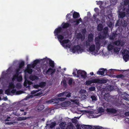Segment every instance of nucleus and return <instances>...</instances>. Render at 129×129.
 <instances>
[{"instance_id": "2f4dec72", "label": "nucleus", "mask_w": 129, "mask_h": 129, "mask_svg": "<svg viewBox=\"0 0 129 129\" xmlns=\"http://www.w3.org/2000/svg\"><path fill=\"white\" fill-rule=\"evenodd\" d=\"M116 37V34L114 33H112L109 37V39L111 40H113Z\"/></svg>"}, {"instance_id": "5fc2aeb1", "label": "nucleus", "mask_w": 129, "mask_h": 129, "mask_svg": "<svg viewBox=\"0 0 129 129\" xmlns=\"http://www.w3.org/2000/svg\"><path fill=\"white\" fill-rule=\"evenodd\" d=\"M21 84L20 83H18L16 84V87L18 88H21Z\"/></svg>"}, {"instance_id": "1a4fd4ad", "label": "nucleus", "mask_w": 129, "mask_h": 129, "mask_svg": "<svg viewBox=\"0 0 129 129\" xmlns=\"http://www.w3.org/2000/svg\"><path fill=\"white\" fill-rule=\"evenodd\" d=\"M100 70H102V71H99L97 72L96 73L97 74L101 75H103L105 72L106 73H107V70L106 69L102 68L100 69Z\"/></svg>"}, {"instance_id": "473e14b6", "label": "nucleus", "mask_w": 129, "mask_h": 129, "mask_svg": "<svg viewBox=\"0 0 129 129\" xmlns=\"http://www.w3.org/2000/svg\"><path fill=\"white\" fill-rule=\"evenodd\" d=\"M123 99L126 101H129V95L126 93L124 94V96H123Z\"/></svg>"}, {"instance_id": "b1692460", "label": "nucleus", "mask_w": 129, "mask_h": 129, "mask_svg": "<svg viewBox=\"0 0 129 129\" xmlns=\"http://www.w3.org/2000/svg\"><path fill=\"white\" fill-rule=\"evenodd\" d=\"M62 27L63 28H66L69 27L70 24L68 23H63L62 24Z\"/></svg>"}, {"instance_id": "aec40b11", "label": "nucleus", "mask_w": 129, "mask_h": 129, "mask_svg": "<svg viewBox=\"0 0 129 129\" xmlns=\"http://www.w3.org/2000/svg\"><path fill=\"white\" fill-rule=\"evenodd\" d=\"M40 61L38 59H37L35 60L34 61V63L32 64V67L33 68H34L37 63L40 62Z\"/></svg>"}, {"instance_id": "49530a36", "label": "nucleus", "mask_w": 129, "mask_h": 129, "mask_svg": "<svg viewBox=\"0 0 129 129\" xmlns=\"http://www.w3.org/2000/svg\"><path fill=\"white\" fill-rule=\"evenodd\" d=\"M75 117L73 118L72 119V122L76 124L77 122V120L76 119V117H75Z\"/></svg>"}, {"instance_id": "f3484780", "label": "nucleus", "mask_w": 129, "mask_h": 129, "mask_svg": "<svg viewBox=\"0 0 129 129\" xmlns=\"http://www.w3.org/2000/svg\"><path fill=\"white\" fill-rule=\"evenodd\" d=\"M50 103L52 104L54 103L58 104L59 103V100L58 99V98H56L53 99L50 101Z\"/></svg>"}, {"instance_id": "e2e57ef3", "label": "nucleus", "mask_w": 129, "mask_h": 129, "mask_svg": "<svg viewBox=\"0 0 129 129\" xmlns=\"http://www.w3.org/2000/svg\"><path fill=\"white\" fill-rule=\"evenodd\" d=\"M46 69L45 68L43 71V73L45 75H48V73H46Z\"/></svg>"}, {"instance_id": "f8f14e48", "label": "nucleus", "mask_w": 129, "mask_h": 129, "mask_svg": "<svg viewBox=\"0 0 129 129\" xmlns=\"http://www.w3.org/2000/svg\"><path fill=\"white\" fill-rule=\"evenodd\" d=\"M113 44L117 46L120 45L121 46H123L124 45V43L118 40L114 42Z\"/></svg>"}, {"instance_id": "bb28decb", "label": "nucleus", "mask_w": 129, "mask_h": 129, "mask_svg": "<svg viewBox=\"0 0 129 129\" xmlns=\"http://www.w3.org/2000/svg\"><path fill=\"white\" fill-rule=\"evenodd\" d=\"M33 72L32 69L29 67H27L25 71V73H27L29 74H31Z\"/></svg>"}, {"instance_id": "de8ad7c7", "label": "nucleus", "mask_w": 129, "mask_h": 129, "mask_svg": "<svg viewBox=\"0 0 129 129\" xmlns=\"http://www.w3.org/2000/svg\"><path fill=\"white\" fill-rule=\"evenodd\" d=\"M116 77L117 78H121L122 79L124 77V76L123 75L120 74L117 75Z\"/></svg>"}, {"instance_id": "ea45409f", "label": "nucleus", "mask_w": 129, "mask_h": 129, "mask_svg": "<svg viewBox=\"0 0 129 129\" xmlns=\"http://www.w3.org/2000/svg\"><path fill=\"white\" fill-rule=\"evenodd\" d=\"M9 88H13L15 87V85L13 82H11L9 83Z\"/></svg>"}, {"instance_id": "052dcab7", "label": "nucleus", "mask_w": 129, "mask_h": 129, "mask_svg": "<svg viewBox=\"0 0 129 129\" xmlns=\"http://www.w3.org/2000/svg\"><path fill=\"white\" fill-rule=\"evenodd\" d=\"M82 112H85L86 113H91L92 111H89L88 110H83L82 111Z\"/></svg>"}, {"instance_id": "dca6fc26", "label": "nucleus", "mask_w": 129, "mask_h": 129, "mask_svg": "<svg viewBox=\"0 0 129 129\" xmlns=\"http://www.w3.org/2000/svg\"><path fill=\"white\" fill-rule=\"evenodd\" d=\"M127 23L126 21L124 20H121L120 25L124 27H125L127 26Z\"/></svg>"}, {"instance_id": "4be33fe9", "label": "nucleus", "mask_w": 129, "mask_h": 129, "mask_svg": "<svg viewBox=\"0 0 129 129\" xmlns=\"http://www.w3.org/2000/svg\"><path fill=\"white\" fill-rule=\"evenodd\" d=\"M80 16L79 14L76 12H74L73 15V17L75 19L79 17Z\"/></svg>"}, {"instance_id": "412c9836", "label": "nucleus", "mask_w": 129, "mask_h": 129, "mask_svg": "<svg viewBox=\"0 0 129 129\" xmlns=\"http://www.w3.org/2000/svg\"><path fill=\"white\" fill-rule=\"evenodd\" d=\"M95 46L94 44L91 45L89 47V50L90 52H92L94 51L95 49Z\"/></svg>"}, {"instance_id": "7ed1b4c3", "label": "nucleus", "mask_w": 129, "mask_h": 129, "mask_svg": "<svg viewBox=\"0 0 129 129\" xmlns=\"http://www.w3.org/2000/svg\"><path fill=\"white\" fill-rule=\"evenodd\" d=\"M108 28L107 27H105L104 29L103 32L101 34H99V37H100L101 39H103L106 37L108 33Z\"/></svg>"}, {"instance_id": "6e6552de", "label": "nucleus", "mask_w": 129, "mask_h": 129, "mask_svg": "<svg viewBox=\"0 0 129 129\" xmlns=\"http://www.w3.org/2000/svg\"><path fill=\"white\" fill-rule=\"evenodd\" d=\"M95 83L99 84H103L106 83L108 81L107 79H105L104 78H102L101 79H95Z\"/></svg>"}, {"instance_id": "4468645a", "label": "nucleus", "mask_w": 129, "mask_h": 129, "mask_svg": "<svg viewBox=\"0 0 129 129\" xmlns=\"http://www.w3.org/2000/svg\"><path fill=\"white\" fill-rule=\"evenodd\" d=\"M46 61H49V64L50 66L53 68L54 67V62L53 61L51 60L50 59H45Z\"/></svg>"}, {"instance_id": "79ce46f5", "label": "nucleus", "mask_w": 129, "mask_h": 129, "mask_svg": "<svg viewBox=\"0 0 129 129\" xmlns=\"http://www.w3.org/2000/svg\"><path fill=\"white\" fill-rule=\"evenodd\" d=\"M17 80L19 82H20L22 81V77L21 76H19L17 77Z\"/></svg>"}, {"instance_id": "a18cd8bd", "label": "nucleus", "mask_w": 129, "mask_h": 129, "mask_svg": "<svg viewBox=\"0 0 129 129\" xmlns=\"http://www.w3.org/2000/svg\"><path fill=\"white\" fill-rule=\"evenodd\" d=\"M40 90L38 89L37 90H34L32 91H31V94H35L36 93V92L39 91Z\"/></svg>"}, {"instance_id": "680f3d73", "label": "nucleus", "mask_w": 129, "mask_h": 129, "mask_svg": "<svg viewBox=\"0 0 129 129\" xmlns=\"http://www.w3.org/2000/svg\"><path fill=\"white\" fill-rule=\"evenodd\" d=\"M86 129H91L92 128V126L90 125H86Z\"/></svg>"}, {"instance_id": "c9c22d12", "label": "nucleus", "mask_w": 129, "mask_h": 129, "mask_svg": "<svg viewBox=\"0 0 129 129\" xmlns=\"http://www.w3.org/2000/svg\"><path fill=\"white\" fill-rule=\"evenodd\" d=\"M46 85V82H41L39 84L40 87L41 88H43Z\"/></svg>"}, {"instance_id": "39448f33", "label": "nucleus", "mask_w": 129, "mask_h": 129, "mask_svg": "<svg viewBox=\"0 0 129 129\" xmlns=\"http://www.w3.org/2000/svg\"><path fill=\"white\" fill-rule=\"evenodd\" d=\"M100 39H101L99 36L96 37L95 39V42L96 45V47L97 50H99L100 48L101 44L100 43Z\"/></svg>"}, {"instance_id": "69168bd1", "label": "nucleus", "mask_w": 129, "mask_h": 129, "mask_svg": "<svg viewBox=\"0 0 129 129\" xmlns=\"http://www.w3.org/2000/svg\"><path fill=\"white\" fill-rule=\"evenodd\" d=\"M11 93H14L16 92V89H12V90H11Z\"/></svg>"}, {"instance_id": "e433bc0d", "label": "nucleus", "mask_w": 129, "mask_h": 129, "mask_svg": "<svg viewBox=\"0 0 129 129\" xmlns=\"http://www.w3.org/2000/svg\"><path fill=\"white\" fill-rule=\"evenodd\" d=\"M20 69L19 68H17L16 70V74L15 75L17 77H18L19 74L20 73L19 71L20 70Z\"/></svg>"}, {"instance_id": "37998d69", "label": "nucleus", "mask_w": 129, "mask_h": 129, "mask_svg": "<svg viewBox=\"0 0 129 129\" xmlns=\"http://www.w3.org/2000/svg\"><path fill=\"white\" fill-rule=\"evenodd\" d=\"M104 111V109L102 107H101L99 108V112L100 113H101L103 112Z\"/></svg>"}, {"instance_id": "c03bdc74", "label": "nucleus", "mask_w": 129, "mask_h": 129, "mask_svg": "<svg viewBox=\"0 0 129 129\" xmlns=\"http://www.w3.org/2000/svg\"><path fill=\"white\" fill-rule=\"evenodd\" d=\"M69 41V40H63L61 43L62 44H67Z\"/></svg>"}, {"instance_id": "3c124183", "label": "nucleus", "mask_w": 129, "mask_h": 129, "mask_svg": "<svg viewBox=\"0 0 129 129\" xmlns=\"http://www.w3.org/2000/svg\"><path fill=\"white\" fill-rule=\"evenodd\" d=\"M89 42H90L89 41H86L85 42V46L86 47H88L90 45V43Z\"/></svg>"}, {"instance_id": "f704fd0d", "label": "nucleus", "mask_w": 129, "mask_h": 129, "mask_svg": "<svg viewBox=\"0 0 129 129\" xmlns=\"http://www.w3.org/2000/svg\"><path fill=\"white\" fill-rule=\"evenodd\" d=\"M65 122H62L59 125L62 129H64L65 128Z\"/></svg>"}, {"instance_id": "4d7b16f0", "label": "nucleus", "mask_w": 129, "mask_h": 129, "mask_svg": "<svg viewBox=\"0 0 129 129\" xmlns=\"http://www.w3.org/2000/svg\"><path fill=\"white\" fill-rule=\"evenodd\" d=\"M114 49V51L115 52L117 53L119 51V50L118 48L117 47H115Z\"/></svg>"}, {"instance_id": "13d9d810", "label": "nucleus", "mask_w": 129, "mask_h": 129, "mask_svg": "<svg viewBox=\"0 0 129 129\" xmlns=\"http://www.w3.org/2000/svg\"><path fill=\"white\" fill-rule=\"evenodd\" d=\"M77 37L78 38H82V36L81 34L78 33L77 34Z\"/></svg>"}, {"instance_id": "c756f323", "label": "nucleus", "mask_w": 129, "mask_h": 129, "mask_svg": "<svg viewBox=\"0 0 129 129\" xmlns=\"http://www.w3.org/2000/svg\"><path fill=\"white\" fill-rule=\"evenodd\" d=\"M114 48V46L111 44H109L107 46V49L109 51L113 49Z\"/></svg>"}, {"instance_id": "72a5a7b5", "label": "nucleus", "mask_w": 129, "mask_h": 129, "mask_svg": "<svg viewBox=\"0 0 129 129\" xmlns=\"http://www.w3.org/2000/svg\"><path fill=\"white\" fill-rule=\"evenodd\" d=\"M11 88H9L7 89L5 91V94L8 95H10V93H11Z\"/></svg>"}, {"instance_id": "09e8293b", "label": "nucleus", "mask_w": 129, "mask_h": 129, "mask_svg": "<svg viewBox=\"0 0 129 129\" xmlns=\"http://www.w3.org/2000/svg\"><path fill=\"white\" fill-rule=\"evenodd\" d=\"M66 98H58V99L59 101H62L65 100L66 99Z\"/></svg>"}, {"instance_id": "6ab92c4d", "label": "nucleus", "mask_w": 129, "mask_h": 129, "mask_svg": "<svg viewBox=\"0 0 129 129\" xmlns=\"http://www.w3.org/2000/svg\"><path fill=\"white\" fill-rule=\"evenodd\" d=\"M86 84L87 85H89L92 83H95V79H93L90 80H87L85 82Z\"/></svg>"}, {"instance_id": "0eeeda50", "label": "nucleus", "mask_w": 129, "mask_h": 129, "mask_svg": "<svg viewBox=\"0 0 129 129\" xmlns=\"http://www.w3.org/2000/svg\"><path fill=\"white\" fill-rule=\"evenodd\" d=\"M44 108V105L38 104L35 108V110L37 111H40L43 110Z\"/></svg>"}, {"instance_id": "0e129e2a", "label": "nucleus", "mask_w": 129, "mask_h": 129, "mask_svg": "<svg viewBox=\"0 0 129 129\" xmlns=\"http://www.w3.org/2000/svg\"><path fill=\"white\" fill-rule=\"evenodd\" d=\"M74 22H76V24L78 25L80 23V22L78 20V19H76L74 21Z\"/></svg>"}, {"instance_id": "c85d7f7f", "label": "nucleus", "mask_w": 129, "mask_h": 129, "mask_svg": "<svg viewBox=\"0 0 129 129\" xmlns=\"http://www.w3.org/2000/svg\"><path fill=\"white\" fill-rule=\"evenodd\" d=\"M66 128L68 129H73L74 126L71 122H70L69 124L67 126Z\"/></svg>"}, {"instance_id": "9d476101", "label": "nucleus", "mask_w": 129, "mask_h": 129, "mask_svg": "<svg viewBox=\"0 0 129 129\" xmlns=\"http://www.w3.org/2000/svg\"><path fill=\"white\" fill-rule=\"evenodd\" d=\"M55 71V69L50 68L46 71V73H47L48 75L50 74L51 75H52L54 73Z\"/></svg>"}, {"instance_id": "5701e85b", "label": "nucleus", "mask_w": 129, "mask_h": 129, "mask_svg": "<svg viewBox=\"0 0 129 129\" xmlns=\"http://www.w3.org/2000/svg\"><path fill=\"white\" fill-rule=\"evenodd\" d=\"M125 16V13L124 12H120L119 14V16L120 18H123Z\"/></svg>"}, {"instance_id": "338daca9", "label": "nucleus", "mask_w": 129, "mask_h": 129, "mask_svg": "<svg viewBox=\"0 0 129 129\" xmlns=\"http://www.w3.org/2000/svg\"><path fill=\"white\" fill-rule=\"evenodd\" d=\"M34 87L35 88H38V87H40L39 85H35L34 86Z\"/></svg>"}, {"instance_id": "8fccbe9b", "label": "nucleus", "mask_w": 129, "mask_h": 129, "mask_svg": "<svg viewBox=\"0 0 129 129\" xmlns=\"http://www.w3.org/2000/svg\"><path fill=\"white\" fill-rule=\"evenodd\" d=\"M71 15L70 13L68 14L66 16V19L68 20L70 18V16Z\"/></svg>"}, {"instance_id": "f257e3e1", "label": "nucleus", "mask_w": 129, "mask_h": 129, "mask_svg": "<svg viewBox=\"0 0 129 129\" xmlns=\"http://www.w3.org/2000/svg\"><path fill=\"white\" fill-rule=\"evenodd\" d=\"M63 30L61 27H58L55 29L54 33L55 36H57V38L60 43L61 41L64 38V36L62 34Z\"/></svg>"}, {"instance_id": "7c9ffc66", "label": "nucleus", "mask_w": 129, "mask_h": 129, "mask_svg": "<svg viewBox=\"0 0 129 129\" xmlns=\"http://www.w3.org/2000/svg\"><path fill=\"white\" fill-rule=\"evenodd\" d=\"M98 30L99 31H102L103 29V26L102 24H99L98 26Z\"/></svg>"}, {"instance_id": "2eb2a0df", "label": "nucleus", "mask_w": 129, "mask_h": 129, "mask_svg": "<svg viewBox=\"0 0 129 129\" xmlns=\"http://www.w3.org/2000/svg\"><path fill=\"white\" fill-rule=\"evenodd\" d=\"M94 35L92 33L89 34L88 37V40L90 42H92L93 40Z\"/></svg>"}, {"instance_id": "a211bd4d", "label": "nucleus", "mask_w": 129, "mask_h": 129, "mask_svg": "<svg viewBox=\"0 0 129 129\" xmlns=\"http://www.w3.org/2000/svg\"><path fill=\"white\" fill-rule=\"evenodd\" d=\"M124 55L123 58L125 61L126 62L128 60L129 58V55L128 54L124 53L123 54Z\"/></svg>"}, {"instance_id": "f03ea898", "label": "nucleus", "mask_w": 129, "mask_h": 129, "mask_svg": "<svg viewBox=\"0 0 129 129\" xmlns=\"http://www.w3.org/2000/svg\"><path fill=\"white\" fill-rule=\"evenodd\" d=\"M87 73L84 71L79 70L77 71V77H81L82 78L85 79L87 77Z\"/></svg>"}, {"instance_id": "20e7f679", "label": "nucleus", "mask_w": 129, "mask_h": 129, "mask_svg": "<svg viewBox=\"0 0 129 129\" xmlns=\"http://www.w3.org/2000/svg\"><path fill=\"white\" fill-rule=\"evenodd\" d=\"M71 93L69 91H66L62 92L60 93L57 95L58 97L63 96L64 98H70L71 96Z\"/></svg>"}, {"instance_id": "bf43d9fd", "label": "nucleus", "mask_w": 129, "mask_h": 129, "mask_svg": "<svg viewBox=\"0 0 129 129\" xmlns=\"http://www.w3.org/2000/svg\"><path fill=\"white\" fill-rule=\"evenodd\" d=\"M73 82L72 79H70L68 81V84L69 85H71L72 84Z\"/></svg>"}, {"instance_id": "864d4df0", "label": "nucleus", "mask_w": 129, "mask_h": 129, "mask_svg": "<svg viewBox=\"0 0 129 129\" xmlns=\"http://www.w3.org/2000/svg\"><path fill=\"white\" fill-rule=\"evenodd\" d=\"M96 2H97V4L99 5L102 6L103 4V2L101 1H99L98 2L96 1Z\"/></svg>"}, {"instance_id": "423d86ee", "label": "nucleus", "mask_w": 129, "mask_h": 129, "mask_svg": "<svg viewBox=\"0 0 129 129\" xmlns=\"http://www.w3.org/2000/svg\"><path fill=\"white\" fill-rule=\"evenodd\" d=\"M72 51L74 53L77 52H82L83 50L81 48L80 46L79 45L75 46L73 47L72 48Z\"/></svg>"}, {"instance_id": "6e6d98bb", "label": "nucleus", "mask_w": 129, "mask_h": 129, "mask_svg": "<svg viewBox=\"0 0 129 129\" xmlns=\"http://www.w3.org/2000/svg\"><path fill=\"white\" fill-rule=\"evenodd\" d=\"M33 97V96L32 95H30L27 96L25 98V100H27L30 98H31Z\"/></svg>"}, {"instance_id": "4c0bfd02", "label": "nucleus", "mask_w": 129, "mask_h": 129, "mask_svg": "<svg viewBox=\"0 0 129 129\" xmlns=\"http://www.w3.org/2000/svg\"><path fill=\"white\" fill-rule=\"evenodd\" d=\"M56 123L55 122H52L50 124V128H52L56 125Z\"/></svg>"}, {"instance_id": "603ef678", "label": "nucleus", "mask_w": 129, "mask_h": 129, "mask_svg": "<svg viewBox=\"0 0 129 129\" xmlns=\"http://www.w3.org/2000/svg\"><path fill=\"white\" fill-rule=\"evenodd\" d=\"M95 88L94 87H91L89 88V90L90 91H94L95 90Z\"/></svg>"}, {"instance_id": "58836bf2", "label": "nucleus", "mask_w": 129, "mask_h": 129, "mask_svg": "<svg viewBox=\"0 0 129 129\" xmlns=\"http://www.w3.org/2000/svg\"><path fill=\"white\" fill-rule=\"evenodd\" d=\"M28 80L25 77V80L24 83V85L25 86H26L28 84Z\"/></svg>"}, {"instance_id": "cd10ccee", "label": "nucleus", "mask_w": 129, "mask_h": 129, "mask_svg": "<svg viewBox=\"0 0 129 129\" xmlns=\"http://www.w3.org/2000/svg\"><path fill=\"white\" fill-rule=\"evenodd\" d=\"M24 61H22L20 63H19V67L18 68L21 69H23L24 65Z\"/></svg>"}, {"instance_id": "a19ab883", "label": "nucleus", "mask_w": 129, "mask_h": 129, "mask_svg": "<svg viewBox=\"0 0 129 129\" xmlns=\"http://www.w3.org/2000/svg\"><path fill=\"white\" fill-rule=\"evenodd\" d=\"M90 98L92 99V101H95L97 100L96 97L95 95H91Z\"/></svg>"}, {"instance_id": "a878e982", "label": "nucleus", "mask_w": 129, "mask_h": 129, "mask_svg": "<svg viewBox=\"0 0 129 129\" xmlns=\"http://www.w3.org/2000/svg\"><path fill=\"white\" fill-rule=\"evenodd\" d=\"M29 118V117H19L17 120L18 121H22L25 120H26Z\"/></svg>"}, {"instance_id": "393cba45", "label": "nucleus", "mask_w": 129, "mask_h": 129, "mask_svg": "<svg viewBox=\"0 0 129 129\" xmlns=\"http://www.w3.org/2000/svg\"><path fill=\"white\" fill-rule=\"evenodd\" d=\"M29 79L32 81H34L35 80H37L38 79V77L35 75H31L29 77Z\"/></svg>"}, {"instance_id": "ddd939ff", "label": "nucleus", "mask_w": 129, "mask_h": 129, "mask_svg": "<svg viewBox=\"0 0 129 129\" xmlns=\"http://www.w3.org/2000/svg\"><path fill=\"white\" fill-rule=\"evenodd\" d=\"M71 102L69 101H66L61 103V106L63 107H67L70 105Z\"/></svg>"}, {"instance_id": "774afa93", "label": "nucleus", "mask_w": 129, "mask_h": 129, "mask_svg": "<svg viewBox=\"0 0 129 129\" xmlns=\"http://www.w3.org/2000/svg\"><path fill=\"white\" fill-rule=\"evenodd\" d=\"M86 125H83L81 126V127L83 129H86Z\"/></svg>"}, {"instance_id": "9b49d317", "label": "nucleus", "mask_w": 129, "mask_h": 129, "mask_svg": "<svg viewBox=\"0 0 129 129\" xmlns=\"http://www.w3.org/2000/svg\"><path fill=\"white\" fill-rule=\"evenodd\" d=\"M106 111L108 113H110L113 114L116 113L117 112V110L113 108H107Z\"/></svg>"}]
</instances>
